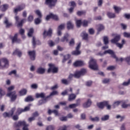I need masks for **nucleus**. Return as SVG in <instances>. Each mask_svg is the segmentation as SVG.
<instances>
[{
	"label": "nucleus",
	"instance_id": "obj_14",
	"mask_svg": "<svg viewBox=\"0 0 130 130\" xmlns=\"http://www.w3.org/2000/svg\"><path fill=\"white\" fill-rule=\"evenodd\" d=\"M43 35L44 38H46V36L51 37V35H52V29L51 28H49L48 31L44 30Z\"/></svg>",
	"mask_w": 130,
	"mask_h": 130
},
{
	"label": "nucleus",
	"instance_id": "obj_61",
	"mask_svg": "<svg viewBox=\"0 0 130 130\" xmlns=\"http://www.w3.org/2000/svg\"><path fill=\"white\" fill-rule=\"evenodd\" d=\"M67 128H68V126H67L66 125H64L62 126H60L58 130H67Z\"/></svg>",
	"mask_w": 130,
	"mask_h": 130
},
{
	"label": "nucleus",
	"instance_id": "obj_35",
	"mask_svg": "<svg viewBox=\"0 0 130 130\" xmlns=\"http://www.w3.org/2000/svg\"><path fill=\"white\" fill-rule=\"evenodd\" d=\"M116 118H117V119L120 118V121L121 122V121H123V120H124V118H125V116H121L120 115H118L116 116Z\"/></svg>",
	"mask_w": 130,
	"mask_h": 130
},
{
	"label": "nucleus",
	"instance_id": "obj_16",
	"mask_svg": "<svg viewBox=\"0 0 130 130\" xmlns=\"http://www.w3.org/2000/svg\"><path fill=\"white\" fill-rule=\"evenodd\" d=\"M86 63L83 61H76L74 62V67H84Z\"/></svg>",
	"mask_w": 130,
	"mask_h": 130
},
{
	"label": "nucleus",
	"instance_id": "obj_32",
	"mask_svg": "<svg viewBox=\"0 0 130 130\" xmlns=\"http://www.w3.org/2000/svg\"><path fill=\"white\" fill-rule=\"evenodd\" d=\"M68 37H69V34H65L63 38H62L61 39V42H64V41H67V42H68V41H69V39H68Z\"/></svg>",
	"mask_w": 130,
	"mask_h": 130
},
{
	"label": "nucleus",
	"instance_id": "obj_10",
	"mask_svg": "<svg viewBox=\"0 0 130 130\" xmlns=\"http://www.w3.org/2000/svg\"><path fill=\"white\" fill-rule=\"evenodd\" d=\"M80 48H81V43L78 44L76 48V50L72 51V54L73 55H80V54H81V51H80Z\"/></svg>",
	"mask_w": 130,
	"mask_h": 130
},
{
	"label": "nucleus",
	"instance_id": "obj_41",
	"mask_svg": "<svg viewBox=\"0 0 130 130\" xmlns=\"http://www.w3.org/2000/svg\"><path fill=\"white\" fill-rule=\"evenodd\" d=\"M114 10H115V13L117 14H119V11H121V9L119 7H117L116 6L114 7Z\"/></svg>",
	"mask_w": 130,
	"mask_h": 130
},
{
	"label": "nucleus",
	"instance_id": "obj_9",
	"mask_svg": "<svg viewBox=\"0 0 130 130\" xmlns=\"http://www.w3.org/2000/svg\"><path fill=\"white\" fill-rule=\"evenodd\" d=\"M36 98H41L42 99H44L45 100H47L48 98H49V96H47L46 94L44 92H41L40 93H37L36 94Z\"/></svg>",
	"mask_w": 130,
	"mask_h": 130
},
{
	"label": "nucleus",
	"instance_id": "obj_5",
	"mask_svg": "<svg viewBox=\"0 0 130 130\" xmlns=\"http://www.w3.org/2000/svg\"><path fill=\"white\" fill-rule=\"evenodd\" d=\"M86 73H87V70H86V69H81L80 71L75 72L74 74V77L76 79H79L81 76H84Z\"/></svg>",
	"mask_w": 130,
	"mask_h": 130
},
{
	"label": "nucleus",
	"instance_id": "obj_48",
	"mask_svg": "<svg viewBox=\"0 0 130 130\" xmlns=\"http://www.w3.org/2000/svg\"><path fill=\"white\" fill-rule=\"evenodd\" d=\"M22 112H24L23 109L18 108V109H17V110L16 112V114L20 115V114H21V113H22Z\"/></svg>",
	"mask_w": 130,
	"mask_h": 130
},
{
	"label": "nucleus",
	"instance_id": "obj_28",
	"mask_svg": "<svg viewBox=\"0 0 130 130\" xmlns=\"http://www.w3.org/2000/svg\"><path fill=\"white\" fill-rule=\"evenodd\" d=\"M1 9L2 12H5L9 9V5L8 4L3 5V6H1Z\"/></svg>",
	"mask_w": 130,
	"mask_h": 130
},
{
	"label": "nucleus",
	"instance_id": "obj_33",
	"mask_svg": "<svg viewBox=\"0 0 130 130\" xmlns=\"http://www.w3.org/2000/svg\"><path fill=\"white\" fill-rule=\"evenodd\" d=\"M122 103V108H127V107H130V104H126L125 103H126V102L123 101L121 102Z\"/></svg>",
	"mask_w": 130,
	"mask_h": 130
},
{
	"label": "nucleus",
	"instance_id": "obj_51",
	"mask_svg": "<svg viewBox=\"0 0 130 130\" xmlns=\"http://www.w3.org/2000/svg\"><path fill=\"white\" fill-rule=\"evenodd\" d=\"M19 33L22 35V38H25V36H24V34L25 33V30L24 29H20L19 30Z\"/></svg>",
	"mask_w": 130,
	"mask_h": 130
},
{
	"label": "nucleus",
	"instance_id": "obj_2",
	"mask_svg": "<svg viewBox=\"0 0 130 130\" xmlns=\"http://www.w3.org/2000/svg\"><path fill=\"white\" fill-rule=\"evenodd\" d=\"M89 67L91 70H93V71L98 70V66H97L96 59L91 57L89 61Z\"/></svg>",
	"mask_w": 130,
	"mask_h": 130
},
{
	"label": "nucleus",
	"instance_id": "obj_21",
	"mask_svg": "<svg viewBox=\"0 0 130 130\" xmlns=\"http://www.w3.org/2000/svg\"><path fill=\"white\" fill-rule=\"evenodd\" d=\"M107 15L109 18V19H114V18H116V15L115 13H113L110 12H108L107 13Z\"/></svg>",
	"mask_w": 130,
	"mask_h": 130
},
{
	"label": "nucleus",
	"instance_id": "obj_40",
	"mask_svg": "<svg viewBox=\"0 0 130 130\" xmlns=\"http://www.w3.org/2000/svg\"><path fill=\"white\" fill-rule=\"evenodd\" d=\"M34 33V29L33 28H30L29 30V31L27 34L28 37H31L32 36V35Z\"/></svg>",
	"mask_w": 130,
	"mask_h": 130
},
{
	"label": "nucleus",
	"instance_id": "obj_49",
	"mask_svg": "<svg viewBox=\"0 0 130 130\" xmlns=\"http://www.w3.org/2000/svg\"><path fill=\"white\" fill-rule=\"evenodd\" d=\"M81 24H82L81 20H78L76 21V25H77V27H78V28H80L81 27Z\"/></svg>",
	"mask_w": 130,
	"mask_h": 130
},
{
	"label": "nucleus",
	"instance_id": "obj_17",
	"mask_svg": "<svg viewBox=\"0 0 130 130\" xmlns=\"http://www.w3.org/2000/svg\"><path fill=\"white\" fill-rule=\"evenodd\" d=\"M92 105V101L90 99H88L87 101L83 104V107L84 108H88Z\"/></svg>",
	"mask_w": 130,
	"mask_h": 130
},
{
	"label": "nucleus",
	"instance_id": "obj_22",
	"mask_svg": "<svg viewBox=\"0 0 130 130\" xmlns=\"http://www.w3.org/2000/svg\"><path fill=\"white\" fill-rule=\"evenodd\" d=\"M37 73L40 75H43L45 73V69L40 67L37 69Z\"/></svg>",
	"mask_w": 130,
	"mask_h": 130
},
{
	"label": "nucleus",
	"instance_id": "obj_64",
	"mask_svg": "<svg viewBox=\"0 0 130 130\" xmlns=\"http://www.w3.org/2000/svg\"><path fill=\"white\" fill-rule=\"evenodd\" d=\"M76 105V106H80V105H81V100L80 99H78L76 100V104H75Z\"/></svg>",
	"mask_w": 130,
	"mask_h": 130
},
{
	"label": "nucleus",
	"instance_id": "obj_46",
	"mask_svg": "<svg viewBox=\"0 0 130 130\" xmlns=\"http://www.w3.org/2000/svg\"><path fill=\"white\" fill-rule=\"evenodd\" d=\"M61 82L64 85H69V84H70V81H68L67 79H62Z\"/></svg>",
	"mask_w": 130,
	"mask_h": 130
},
{
	"label": "nucleus",
	"instance_id": "obj_44",
	"mask_svg": "<svg viewBox=\"0 0 130 130\" xmlns=\"http://www.w3.org/2000/svg\"><path fill=\"white\" fill-rule=\"evenodd\" d=\"M121 103H122L121 102H119V101H117L114 103V104H113V108H115V107H117V106H118V105H119Z\"/></svg>",
	"mask_w": 130,
	"mask_h": 130
},
{
	"label": "nucleus",
	"instance_id": "obj_12",
	"mask_svg": "<svg viewBox=\"0 0 130 130\" xmlns=\"http://www.w3.org/2000/svg\"><path fill=\"white\" fill-rule=\"evenodd\" d=\"M25 4H22L21 5H19L15 8L14 10V13L15 14H18V12H21V11H23L24 9L25 8Z\"/></svg>",
	"mask_w": 130,
	"mask_h": 130
},
{
	"label": "nucleus",
	"instance_id": "obj_26",
	"mask_svg": "<svg viewBox=\"0 0 130 130\" xmlns=\"http://www.w3.org/2000/svg\"><path fill=\"white\" fill-rule=\"evenodd\" d=\"M81 36L84 40H87L88 39V34H87L85 31H83L81 34Z\"/></svg>",
	"mask_w": 130,
	"mask_h": 130
},
{
	"label": "nucleus",
	"instance_id": "obj_38",
	"mask_svg": "<svg viewBox=\"0 0 130 130\" xmlns=\"http://www.w3.org/2000/svg\"><path fill=\"white\" fill-rule=\"evenodd\" d=\"M103 41H104V44H105V45H107V44H108V43H109L108 37H104Z\"/></svg>",
	"mask_w": 130,
	"mask_h": 130
},
{
	"label": "nucleus",
	"instance_id": "obj_13",
	"mask_svg": "<svg viewBox=\"0 0 130 130\" xmlns=\"http://www.w3.org/2000/svg\"><path fill=\"white\" fill-rule=\"evenodd\" d=\"M53 19L54 20H55L56 21H58V16H57V15H54L52 13H50V14L49 15H47L46 18V20L47 21H48V20H49V19L50 18Z\"/></svg>",
	"mask_w": 130,
	"mask_h": 130
},
{
	"label": "nucleus",
	"instance_id": "obj_47",
	"mask_svg": "<svg viewBox=\"0 0 130 130\" xmlns=\"http://www.w3.org/2000/svg\"><path fill=\"white\" fill-rule=\"evenodd\" d=\"M124 61L126 62L127 64H129V66H130V56L124 58Z\"/></svg>",
	"mask_w": 130,
	"mask_h": 130
},
{
	"label": "nucleus",
	"instance_id": "obj_54",
	"mask_svg": "<svg viewBox=\"0 0 130 130\" xmlns=\"http://www.w3.org/2000/svg\"><path fill=\"white\" fill-rule=\"evenodd\" d=\"M54 95H58V92H57V91L56 90H54L53 92H52L48 96H49V97H50V96H53Z\"/></svg>",
	"mask_w": 130,
	"mask_h": 130
},
{
	"label": "nucleus",
	"instance_id": "obj_53",
	"mask_svg": "<svg viewBox=\"0 0 130 130\" xmlns=\"http://www.w3.org/2000/svg\"><path fill=\"white\" fill-rule=\"evenodd\" d=\"M103 84H108L110 82V79L105 78L102 80Z\"/></svg>",
	"mask_w": 130,
	"mask_h": 130
},
{
	"label": "nucleus",
	"instance_id": "obj_20",
	"mask_svg": "<svg viewBox=\"0 0 130 130\" xmlns=\"http://www.w3.org/2000/svg\"><path fill=\"white\" fill-rule=\"evenodd\" d=\"M28 54L30 56L31 60H35V51H29Z\"/></svg>",
	"mask_w": 130,
	"mask_h": 130
},
{
	"label": "nucleus",
	"instance_id": "obj_58",
	"mask_svg": "<svg viewBox=\"0 0 130 130\" xmlns=\"http://www.w3.org/2000/svg\"><path fill=\"white\" fill-rule=\"evenodd\" d=\"M89 22H88V21L87 20H84L82 22V24L83 26V27H87V26H88V24Z\"/></svg>",
	"mask_w": 130,
	"mask_h": 130
},
{
	"label": "nucleus",
	"instance_id": "obj_43",
	"mask_svg": "<svg viewBox=\"0 0 130 130\" xmlns=\"http://www.w3.org/2000/svg\"><path fill=\"white\" fill-rule=\"evenodd\" d=\"M90 119L91 120V121H99L100 120V119L98 117H95L94 118H92V117H90Z\"/></svg>",
	"mask_w": 130,
	"mask_h": 130
},
{
	"label": "nucleus",
	"instance_id": "obj_1",
	"mask_svg": "<svg viewBox=\"0 0 130 130\" xmlns=\"http://www.w3.org/2000/svg\"><path fill=\"white\" fill-rule=\"evenodd\" d=\"M9 68V60L6 58L0 59V69H7Z\"/></svg>",
	"mask_w": 130,
	"mask_h": 130
},
{
	"label": "nucleus",
	"instance_id": "obj_52",
	"mask_svg": "<svg viewBox=\"0 0 130 130\" xmlns=\"http://www.w3.org/2000/svg\"><path fill=\"white\" fill-rule=\"evenodd\" d=\"M75 45V39H72L69 42L70 46H74Z\"/></svg>",
	"mask_w": 130,
	"mask_h": 130
},
{
	"label": "nucleus",
	"instance_id": "obj_36",
	"mask_svg": "<svg viewBox=\"0 0 130 130\" xmlns=\"http://www.w3.org/2000/svg\"><path fill=\"white\" fill-rule=\"evenodd\" d=\"M55 129V126L53 125H50L47 126L46 130H54Z\"/></svg>",
	"mask_w": 130,
	"mask_h": 130
},
{
	"label": "nucleus",
	"instance_id": "obj_55",
	"mask_svg": "<svg viewBox=\"0 0 130 130\" xmlns=\"http://www.w3.org/2000/svg\"><path fill=\"white\" fill-rule=\"evenodd\" d=\"M35 23L36 25H38V24H40L41 23V19L40 18H36L35 20Z\"/></svg>",
	"mask_w": 130,
	"mask_h": 130
},
{
	"label": "nucleus",
	"instance_id": "obj_62",
	"mask_svg": "<svg viewBox=\"0 0 130 130\" xmlns=\"http://www.w3.org/2000/svg\"><path fill=\"white\" fill-rule=\"evenodd\" d=\"M33 19H34V18L33 17V16L29 15L27 18V21L28 22H32L33 21Z\"/></svg>",
	"mask_w": 130,
	"mask_h": 130
},
{
	"label": "nucleus",
	"instance_id": "obj_60",
	"mask_svg": "<svg viewBox=\"0 0 130 130\" xmlns=\"http://www.w3.org/2000/svg\"><path fill=\"white\" fill-rule=\"evenodd\" d=\"M30 88L31 89H37V88H38V85L37 84H33L31 85Z\"/></svg>",
	"mask_w": 130,
	"mask_h": 130
},
{
	"label": "nucleus",
	"instance_id": "obj_34",
	"mask_svg": "<svg viewBox=\"0 0 130 130\" xmlns=\"http://www.w3.org/2000/svg\"><path fill=\"white\" fill-rule=\"evenodd\" d=\"M105 29V27L102 24H99L98 25V32H101L102 30H104Z\"/></svg>",
	"mask_w": 130,
	"mask_h": 130
},
{
	"label": "nucleus",
	"instance_id": "obj_3",
	"mask_svg": "<svg viewBox=\"0 0 130 130\" xmlns=\"http://www.w3.org/2000/svg\"><path fill=\"white\" fill-rule=\"evenodd\" d=\"M14 126L15 127H20V126H23L22 128L23 130H29L28 126H29V124H26L25 121H18V123H14Z\"/></svg>",
	"mask_w": 130,
	"mask_h": 130
},
{
	"label": "nucleus",
	"instance_id": "obj_63",
	"mask_svg": "<svg viewBox=\"0 0 130 130\" xmlns=\"http://www.w3.org/2000/svg\"><path fill=\"white\" fill-rule=\"evenodd\" d=\"M125 125H126V123H123L121 126H120V129L122 130H125Z\"/></svg>",
	"mask_w": 130,
	"mask_h": 130
},
{
	"label": "nucleus",
	"instance_id": "obj_42",
	"mask_svg": "<svg viewBox=\"0 0 130 130\" xmlns=\"http://www.w3.org/2000/svg\"><path fill=\"white\" fill-rule=\"evenodd\" d=\"M33 100H34V99H33V98H32V96H28L25 99V102H29L30 101H33Z\"/></svg>",
	"mask_w": 130,
	"mask_h": 130
},
{
	"label": "nucleus",
	"instance_id": "obj_27",
	"mask_svg": "<svg viewBox=\"0 0 130 130\" xmlns=\"http://www.w3.org/2000/svg\"><path fill=\"white\" fill-rule=\"evenodd\" d=\"M76 97H77V96L75 94H70L68 98V101H73V100L76 99Z\"/></svg>",
	"mask_w": 130,
	"mask_h": 130
},
{
	"label": "nucleus",
	"instance_id": "obj_19",
	"mask_svg": "<svg viewBox=\"0 0 130 130\" xmlns=\"http://www.w3.org/2000/svg\"><path fill=\"white\" fill-rule=\"evenodd\" d=\"M120 40V36L117 35L115 38L111 40L112 43H117L118 41Z\"/></svg>",
	"mask_w": 130,
	"mask_h": 130
},
{
	"label": "nucleus",
	"instance_id": "obj_31",
	"mask_svg": "<svg viewBox=\"0 0 130 130\" xmlns=\"http://www.w3.org/2000/svg\"><path fill=\"white\" fill-rule=\"evenodd\" d=\"M4 23L6 24V28H10V27L12 26V23L9 22V20H8V18H7V17H5Z\"/></svg>",
	"mask_w": 130,
	"mask_h": 130
},
{
	"label": "nucleus",
	"instance_id": "obj_37",
	"mask_svg": "<svg viewBox=\"0 0 130 130\" xmlns=\"http://www.w3.org/2000/svg\"><path fill=\"white\" fill-rule=\"evenodd\" d=\"M109 119V115H106L104 116L101 118V120L103 121H106V120H108Z\"/></svg>",
	"mask_w": 130,
	"mask_h": 130
},
{
	"label": "nucleus",
	"instance_id": "obj_30",
	"mask_svg": "<svg viewBox=\"0 0 130 130\" xmlns=\"http://www.w3.org/2000/svg\"><path fill=\"white\" fill-rule=\"evenodd\" d=\"M18 41H20V39H18V34H16L12 38V43H14V42H18Z\"/></svg>",
	"mask_w": 130,
	"mask_h": 130
},
{
	"label": "nucleus",
	"instance_id": "obj_57",
	"mask_svg": "<svg viewBox=\"0 0 130 130\" xmlns=\"http://www.w3.org/2000/svg\"><path fill=\"white\" fill-rule=\"evenodd\" d=\"M92 82L91 81H87L85 83V85L87 87H91L92 86Z\"/></svg>",
	"mask_w": 130,
	"mask_h": 130
},
{
	"label": "nucleus",
	"instance_id": "obj_6",
	"mask_svg": "<svg viewBox=\"0 0 130 130\" xmlns=\"http://www.w3.org/2000/svg\"><path fill=\"white\" fill-rule=\"evenodd\" d=\"M49 68L48 70V73H53V74H56L58 72V68L55 67L54 64L52 63L49 64Z\"/></svg>",
	"mask_w": 130,
	"mask_h": 130
},
{
	"label": "nucleus",
	"instance_id": "obj_18",
	"mask_svg": "<svg viewBox=\"0 0 130 130\" xmlns=\"http://www.w3.org/2000/svg\"><path fill=\"white\" fill-rule=\"evenodd\" d=\"M107 101H105L97 103V106L99 107V108H100L101 109H103V108H104V106H105V105H107Z\"/></svg>",
	"mask_w": 130,
	"mask_h": 130
},
{
	"label": "nucleus",
	"instance_id": "obj_29",
	"mask_svg": "<svg viewBox=\"0 0 130 130\" xmlns=\"http://www.w3.org/2000/svg\"><path fill=\"white\" fill-rule=\"evenodd\" d=\"M19 93L20 96H24V95H26V94H27V89H22L19 91Z\"/></svg>",
	"mask_w": 130,
	"mask_h": 130
},
{
	"label": "nucleus",
	"instance_id": "obj_8",
	"mask_svg": "<svg viewBox=\"0 0 130 130\" xmlns=\"http://www.w3.org/2000/svg\"><path fill=\"white\" fill-rule=\"evenodd\" d=\"M7 96L10 97L11 99V102H15L16 99H17V95L16 94V91H13L12 92H8L7 93Z\"/></svg>",
	"mask_w": 130,
	"mask_h": 130
},
{
	"label": "nucleus",
	"instance_id": "obj_4",
	"mask_svg": "<svg viewBox=\"0 0 130 130\" xmlns=\"http://www.w3.org/2000/svg\"><path fill=\"white\" fill-rule=\"evenodd\" d=\"M108 53L109 54H110L113 58H115L116 57V56L115 55V54H114V52L112 51V50H108L104 52L103 53L100 52L96 54V55H99L100 56H103L104 54H107Z\"/></svg>",
	"mask_w": 130,
	"mask_h": 130
},
{
	"label": "nucleus",
	"instance_id": "obj_39",
	"mask_svg": "<svg viewBox=\"0 0 130 130\" xmlns=\"http://www.w3.org/2000/svg\"><path fill=\"white\" fill-rule=\"evenodd\" d=\"M71 58V55L70 54H68L67 55L64 56L62 62H66V61H67V60H68V59H69V58Z\"/></svg>",
	"mask_w": 130,
	"mask_h": 130
},
{
	"label": "nucleus",
	"instance_id": "obj_50",
	"mask_svg": "<svg viewBox=\"0 0 130 130\" xmlns=\"http://www.w3.org/2000/svg\"><path fill=\"white\" fill-rule=\"evenodd\" d=\"M48 44L50 47H52L53 46H54V42L52 41V40H50L48 42Z\"/></svg>",
	"mask_w": 130,
	"mask_h": 130
},
{
	"label": "nucleus",
	"instance_id": "obj_7",
	"mask_svg": "<svg viewBox=\"0 0 130 130\" xmlns=\"http://www.w3.org/2000/svg\"><path fill=\"white\" fill-rule=\"evenodd\" d=\"M57 0H46L45 4L51 9L55 7Z\"/></svg>",
	"mask_w": 130,
	"mask_h": 130
},
{
	"label": "nucleus",
	"instance_id": "obj_11",
	"mask_svg": "<svg viewBox=\"0 0 130 130\" xmlns=\"http://www.w3.org/2000/svg\"><path fill=\"white\" fill-rule=\"evenodd\" d=\"M15 110H16L15 107L13 108L9 113L5 112L3 114L4 117H11V116H13L14 113L15 112Z\"/></svg>",
	"mask_w": 130,
	"mask_h": 130
},
{
	"label": "nucleus",
	"instance_id": "obj_23",
	"mask_svg": "<svg viewBox=\"0 0 130 130\" xmlns=\"http://www.w3.org/2000/svg\"><path fill=\"white\" fill-rule=\"evenodd\" d=\"M130 84V79H128V80L126 82H124L122 84H120L119 85V88L120 89H122V86H128Z\"/></svg>",
	"mask_w": 130,
	"mask_h": 130
},
{
	"label": "nucleus",
	"instance_id": "obj_25",
	"mask_svg": "<svg viewBox=\"0 0 130 130\" xmlns=\"http://www.w3.org/2000/svg\"><path fill=\"white\" fill-rule=\"evenodd\" d=\"M74 28V24L72 23V21H68L67 22V29L70 30Z\"/></svg>",
	"mask_w": 130,
	"mask_h": 130
},
{
	"label": "nucleus",
	"instance_id": "obj_59",
	"mask_svg": "<svg viewBox=\"0 0 130 130\" xmlns=\"http://www.w3.org/2000/svg\"><path fill=\"white\" fill-rule=\"evenodd\" d=\"M32 115L36 119V117H38V116H39V113H38V112L36 111L33 113Z\"/></svg>",
	"mask_w": 130,
	"mask_h": 130
},
{
	"label": "nucleus",
	"instance_id": "obj_24",
	"mask_svg": "<svg viewBox=\"0 0 130 130\" xmlns=\"http://www.w3.org/2000/svg\"><path fill=\"white\" fill-rule=\"evenodd\" d=\"M13 55H18V56L21 57V56H22V52L18 49H16L14 52H13Z\"/></svg>",
	"mask_w": 130,
	"mask_h": 130
},
{
	"label": "nucleus",
	"instance_id": "obj_45",
	"mask_svg": "<svg viewBox=\"0 0 130 130\" xmlns=\"http://www.w3.org/2000/svg\"><path fill=\"white\" fill-rule=\"evenodd\" d=\"M44 103H46V100H41L38 102V105L40 106V105H42V104H44Z\"/></svg>",
	"mask_w": 130,
	"mask_h": 130
},
{
	"label": "nucleus",
	"instance_id": "obj_56",
	"mask_svg": "<svg viewBox=\"0 0 130 130\" xmlns=\"http://www.w3.org/2000/svg\"><path fill=\"white\" fill-rule=\"evenodd\" d=\"M36 39H35V37H33L32 43V45H33L34 47H36V43H37V41H36Z\"/></svg>",
	"mask_w": 130,
	"mask_h": 130
},
{
	"label": "nucleus",
	"instance_id": "obj_15",
	"mask_svg": "<svg viewBox=\"0 0 130 130\" xmlns=\"http://www.w3.org/2000/svg\"><path fill=\"white\" fill-rule=\"evenodd\" d=\"M65 27H66V24H61L58 26L57 34L58 36H60V35H61V31H62V30L64 29Z\"/></svg>",
	"mask_w": 130,
	"mask_h": 130
}]
</instances>
